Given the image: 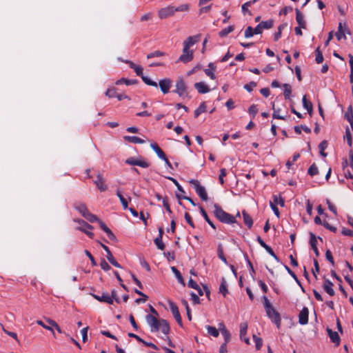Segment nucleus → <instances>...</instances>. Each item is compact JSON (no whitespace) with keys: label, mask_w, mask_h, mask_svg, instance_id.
I'll return each instance as SVG.
<instances>
[{"label":"nucleus","mask_w":353,"mask_h":353,"mask_svg":"<svg viewBox=\"0 0 353 353\" xmlns=\"http://www.w3.org/2000/svg\"><path fill=\"white\" fill-rule=\"evenodd\" d=\"M242 214L245 224L248 226V228H251L253 225L252 218L245 210L243 211Z\"/></svg>","instance_id":"nucleus-32"},{"label":"nucleus","mask_w":353,"mask_h":353,"mask_svg":"<svg viewBox=\"0 0 353 353\" xmlns=\"http://www.w3.org/2000/svg\"><path fill=\"white\" fill-rule=\"evenodd\" d=\"M219 292L221 293L224 296H225L228 293L226 281L224 277H223L221 279V283L219 287Z\"/></svg>","instance_id":"nucleus-37"},{"label":"nucleus","mask_w":353,"mask_h":353,"mask_svg":"<svg viewBox=\"0 0 353 353\" xmlns=\"http://www.w3.org/2000/svg\"><path fill=\"white\" fill-rule=\"evenodd\" d=\"M194 88L201 94H205L210 91V88L204 82L195 83Z\"/></svg>","instance_id":"nucleus-24"},{"label":"nucleus","mask_w":353,"mask_h":353,"mask_svg":"<svg viewBox=\"0 0 353 353\" xmlns=\"http://www.w3.org/2000/svg\"><path fill=\"white\" fill-rule=\"evenodd\" d=\"M310 244L314 250L316 256L318 257L319 256V252L316 246L317 239L315 234L312 232H310Z\"/></svg>","instance_id":"nucleus-21"},{"label":"nucleus","mask_w":353,"mask_h":353,"mask_svg":"<svg viewBox=\"0 0 353 353\" xmlns=\"http://www.w3.org/2000/svg\"><path fill=\"white\" fill-rule=\"evenodd\" d=\"M227 174V172H226V170L225 168H221L220 170V174H219V182L221 185H223L224 183V176H225Z\"/></svg>","instance_id":"nucleus-63"},{"label":"nucleus","mask_w":353,"mask_h":353,"mask_svg":"<svg viewBox=\"0 0 353 353\" xmlns=\"http://www.w3.org/2000/svg\"><path fill=\"white\" fill-rule=\"evenodd\" d=\"M117 196L119 198V200L123 205L124 210L128 209V205L127 200L123 197L119 190L117 191Z\"/></svg>","instance_id":"nucleus-46"},{"label":"nucleus","mask_w":353,"mask_h":353,"mask_svg":"<svg viewBox=\"0 0 353 353\" xmlns=\"http://www.w3.org/2000/svg\"><path fill=\"white\" fill-rule=\"evenodd\" d=\"M175 90L173 91L176 93L181 98H190L188 91V86L182 78H179L176 81Z\"/></svg>","instance_id":"nucleus-3"},{"label":"nucleus","mask_w":353,"mask_h":353,"mask_svg":"<svg viewBox=\"0 0 353 353\" xmlns=\"http://www.w3.org/2000/svg\"><path fill=\"white\" fill-rule=\"evenodd\" d=\"M262 29H270L273 27L274 25V20L269 19L265 21H261L259 23Z\"/></svg>","instance_id":"nucleus-42"},{"label":"nucleus","mask_w":353,"mask_h":353,"mask_svg":"<svg viewBox=\"0 0 353 353\" xmlns=\"http://www.w3.org/2000/svg\"><path fill=\"white\" fill-rule=\"evenodd\" d=\"M119 60L128 64L130 68L134 70L137 75L139 77H141V79L146 85H150V86H154L156 88L157 87V83L156 81H154L151 80L150 78H148V77L143 75V68L141 65H137L135 63H134L132 61H129V60L123 61L121 59H119Z\"/></svg>","instance_id":"nucleus-1"},{"label":"nucleus","mask_w":353,"mask_h":353,"mask_svg":"<svg viewBox=\"0 0 353 353\" xmlns=\"http://www.w3.org/2000/svg\"><path fill=\"white\" fill-rule=\"evenodd\" d=\"M259 0H252V1H247L245 2V3H243L241 6V10H242V12L243 13V14H248L249 15L252 16V12L248 9V8L250 6H251L253 4H255V3L256 1H258Z\"/></svg>","instance_id":"nucleus-26"},{"label":"nucleus","mask_w":353,"mask_h":353,"mask_svg":"<svg viewBox=\"0 0 353 353\" xmlns=\"http://www.w3.org/2000/svg\"><path fill=\"white\" fill-rule=\"evenodd\" d=\"M206 111V105L205 103H202L198 108L194 111V117H198L201 113Z\"/></svg>","instance_id":"nucleus-44"},{"label":"nucleus","mask_w":353,"mask_h":353,"mask_svg":"<svg viewBox=\"0 0 353 353\" xmlns=\"http://www.w3.org/2000/svg\"><path fill=\"white\" fill-rule=\"evenodd\" d=\"M345 118L348 121L352 129H353V110L352 105L347 108V112L345 114Z\"/></svg>","instance_id":"nucleus-31"},{"label":"nucleus","mask_w":353,"mask_h":353,"mask_svg":"<svg viewBox=\"0 0 353 353\" xmlns=\"http://www.w3.org/2000/svg\"><path fill=\"white\" fill-rule=\"evenodd\" d=\"M92 296L100 302H104L108 304H112V298L107 292H103L101 296L92 294Z\"/></svg>","instance_id":"nucleus-16"},{"label":"nucleus","mask_w":353,"mask_h":353,"mask_svg":"<svg viewBox=\"0 0 353 353\" xmlns=\"http://www.w3.org/2000/svg\"><path fill=\"white\" fill-rule=\"evenodd\" d=\"M273 199H274V202H272L273 203H275L276 205L279 204L281 207L284 206V205H285L284 199L281 196L278 197L276 195H274Z\"/></svg>","instance_id":"nucleus-57"},{"label":"nucleus","mask_w":353,"mask_h":353,"mask_svg":"<svg viewBox=\"0 0 353 353\" xmlns=\"http://www.w3.org/2000/svg\"><path fill=\"white\" fill-rule=\"evenodd\" d=\"M264 249L276 260L278 262L280 261L279 257L275 254L274 252L273 251V250L268 245H267Z\"/></svg>","instance_id":"nucleus-60"},{"label":"nucleus","mask_w":353,"mask_h":353,"mask_svg":"<svg viewBox=\"0 0 353 353\" xmlns=\"http://www.w3.org/2000/svg\"><path fill=\"white\" fill-rule=\"evenodd\" d=\"M253 339H254V341L255 342V344H256L255 345H256V349L257 350H259L261 348L262 345H263L262 339L260 338V337H258V336H256V335L254 334L253 335Z\"/></svg>","instance_id":"nucleus-53"},{"label":"nucleus","mask_w":353,"mask_h":353,"mask_svg":"<svg viewBox=\"0 0 353 353\" xmlns=\"http://www.w3.org/2000/svg\"><path fill=\"white\" fill-rule=\"evenodd\" d=\"M314 268L312 270V274H313L314 276L316 279H317L316 273L319 272L320 268H319L318 261L315 259H314Z\"/></svg>","instance_id":"nucleus-59"},{"label":"nucleus","mask_w":353,"mask_h":353,"mask_svg":"<svg viewBox=\"0 0 353 353\" xmlns=\"http://www.w3.org/2000/svg\"><path fill=\"white\" fill-rule=\"evenodd\" d=\"M174 7L172 6H168L165 8H161L158 12L159 17L161 19L171 17L174 15Z\"/></svg>","instance_id":"nucleus-7"},{"label":"nucleus","mask_w":353,"mask_h":353,"mask_svg":"<svg viewBox=\"0 0 353 353\" xmlns=\"http://www.w3.org/2000/svg\"><path fill=\"white\" fill-rule=\"evenodd\" d=\"M263 304H264V307H265V312H266V313H269L270 310H272L273 306L270 303V302L268 300V299L267 298V296H264L263 297Z\"/></svg>","instance_id":"nucleus-49"},{"label":"nucleus","mask_w":353,"mask_h":353,"mask_svg":"<svg viewBox=\"0 0 353 353\" xmlns=\"http://www.w3.org/2000/svg\"><path fill=\"white\" fill-rule=\"evenodd\" d=\"M309 310L307 307H303L299 314V323L301 325H306L308 323Z\"/></svg>","instance_id":"nucleus-13"},{"label":"nucleus","mask_w":353,"mask_h":353,"mask_svg":"<svg viewBox=\"0 0 353 353\" xmlns=\"http://www.w3.org/2000/svg\"><path fill=\"white\" fill-rule=\"evenodd\" d=\"M145 319L147 323L151 327L152 332H158L159 330V324H160L161 319L159 320L157 316L152 314H147Z\"/></svg>","instance_id":"nucleus-6"},{"label":"nucleus","mask_w":353,"mask_h":353,"mask_svg":"<svg viewBox=\"0 0 353 353\" xmlns=\"http://www.w3.org/2000/svg\"><path fill=\"white\" fill-rule=\"evenodd\" d=\"M307 173L311 176H313L319 174L318 168L314 163L310 165V167L309 168V169L307 170Z\"/></svg>","instance_id":"nucleus-48"},{"label":"nucleus","mask_w":353,"mask_h":353,"mask_svg":"<svg viewBox=\"0 0 353 353\" xmlns=\"http://www.w3.org/2000/svg\"><path fill=\"white\" fill-rule=\"evenodd\" d=\"M159 85L161 89V91L163 94H167L169 92L170 89L172 86V80L168 78L161 79L159 82Z\"/></svg>","instance_id":"nucleus-12"},{"label":"nucleus","mask_w":353,"mask_h":353,"mask_svg":"<svg viewBox=\"0 0 353 353\" xmlns=\"http://www.w3.org/2000/svg\"><path fill=\"white\" fill-rule=\"evenodd\" d=\"M74 208L84 217L89 212L86 205L83 203H79L74 205Z\"/></svg>","instance_id":"nucleus-27"},{"label":"nucleus","mask_w":353,"mask_h":353,"mask_svg":"<svg viewBox=\"0 0 353 353\" xmlns=\"http://www.w3.org/2000/svg\"><path fill=\"white\" fill-rule=\"evenodd\" d=\"M169 305H170V310H171L175 320L176 321L177 323L181 327H182L183 326L182 319H181V316L180 315L177 305L172 301H169Z\"/></svg>","instance_id":"nucleus-9"},{"label":"nucleus","mask_w":353,"mask_h":353,"mask_svg":"<svg viewBox=\"0 0 353 353\" xmlns=\"http://www.w3.org/2000/svg\"><path fill=\"white\" fill-rule=\"evenodd\" d=\"M151 148L153 149V150L157 153V156L161 159H165V154L164 152L159 147L157 143H152L150 145Z\"/></svg>","instance_id":"nucleus-30"},{"label":"nucleus","mask_w":353,"mask_h":353,"mask_svg":"<svg viewBox=\"0 0 353 353\" xmlns=\"http://www.w3.org/2000/svg\"><path fill=\"white\" fill-rule=\"evenodd\" d=\"M46 322L48 323L49 325H52L53 328L57 330L59 333H62V330L60 326L53 320L46 318Z\"/></svg>","instance_id":"nucleus-47"},{"label":"nucleus","mask_w":353,"mask_h":353,"mask_svg":"<svg viewBox=\"0 0 353 353\" xmlns=\"http://www.w3.org/2000/svg\"><path fill=\"white\" fill-rule=\"evenodd\" d=\"M256 86V83L254 81H251L249 83H247L244 85V88L249 92H252L253 88Z\"/></svg>","instance_id":"nucleus-62"},{"label":"nucleus","mask_w":353,"mask_h":353,"mask_svg":"<svg viewBox=\"0 0 353 353\" xmlns=\"http://www.w3.org/2000/svg\"><path fill=\"white\" fill-rule=\"evenodd\" d=\"M199 35L188 37L183 43V48H185V50H186V49H190V46H193L194 43L198 42L199 40Z\"/></svg>","instance_id":"nucleus-15"},{"label":"nucleus","mask_w":353,"mask_h":353,"mask_svg":"<svg viewBox=\"0 0 353 353\" xmlns=\"http://www.w3.org/2000/svg\"><path fill=\"white\" fill-rule=\"evenodd\" d=\"M75 222L79 223V226L77 227L78 230L83 232L86 234L90 239L94 238V233L90 231H88V229L92 230L93 229V226L88 223L86 221L82 219H77L74 220Z\"/></svg>","instance_id":"nucleus-5"},{"label":"nucleus","mask_w":353,"mask_h":353,"mask_svg":"<svg viewBox=\"0 0 353 353\" xmlns=\"http://www.w3.org/2000/svg\"><path fill=\"white\" fill-rule=\"evenodd\" d=\"M219 330L224 337L225 343H228L230 341L231 335L223 323H220L219 324Z\"/></svg>","instance_id":"nucleus-19"},{"label":"nucleus","mask_w":353,"mask_h":353,"mask_svg":"<svg viewBox=\"0 0 353 353\" xmlns=\"http://www.w3.org/2000/svg\"><path fill=\"white\" fill-rule=\"evenodd\" d=\"M326 330L331 341L334 343H336L337 346L339 345L341 339L338 332L333 331L329 327H327Z\"/></svg>","instance_id":"nucleus-17"},{"label":"nucleus","mask_w":353,"mask_h":353,"mask_svg":"<svg viewBox=\"0 0 353 353\" xmlns=\"http://www.w3.org/2000/svg\"><path fill=\"white\" fill-rule=\"evenodd\" d=\"M105 95L109 98L117 97V93L115 88H109L105 92Z\"/></svg>","instance_id":"nucleus-54"},{"label":"nucleus","mask_w":353,"mask_h":353,"mask_svg":"<svg viewBox=\"0 0 353 353\" xmlns=\"http://www.w3.org/2000/svg\"><path fill=\"white\" fill-rule=\"evenodd\" d=\"M125 163L131 165H137L143 168H147L150 166V163L142 159H135L134 157H130L125 161Z\"/></svg>","instance_id":"nucleus-8"},{"label":"nucleus","mask_w":353,"mask_h":353,"mask_svg":"<svg viewBox=\"0 0 353 353\" xmlns=\"http://www.w3.org/2000/svg\"><path fill=\"white\" fill-rule=\"evenodd\" d=\"M171 270L172 271V272L174 274V275L176 276L178 281L181 283L183 285H185V282H184V279L181 274V272H179V270L174 266H172L171 268Z\"/></svg>","instance_id":"nucleus-35"},{"label":"nucleus","mask_w":353,"mask_h":353,"mask_svg":"<svg viewBox=\"0 0 353 353\" xmlns=\"http://www.w3.org/2000/svg\"><path fill=\"white\" fill-rule=\"evenodd\" d=\"M123 139L129 143H144L145 141L138 137L135 136H124Z\"/></svg>","instance_id":"nucleus-29"},{"label":"nucleus","mask_w":353,"mask_h":353,"mask_svg":"<svg viewBox=\"0 0 353 353\" xmlns=\"http://www.w3.org/2000/svg\"><path fill=\"white\" fill-rule=\"evenodd\" d=\"M84 218H85V219H87L88 221L91 222V223H93V222L97 221V222H98V223L99 224V222H100V221H102L101 220H100L99 219H98V217H97L96 215H94V214H92V213H91V212H88L87 213V214L84 216Z\"/></svg>","instance_id":"nucleus-40"},{"label":"nucleus","mask_w":353,"mask_h":353,"mask_svg":"<svg viewBox=\"0 0 353 353\" xmlns=\"http://www.w3.org/2000/svg\"><path fill=\"white\" fill-rule=\"evenodd\" d=\"M199 210H200V212L202 214V216H203V218L205 219V220L206 221V222L213 228V229H216V227L214 225V224L212 223V221L210 219L207 212H205V210H204V208L201 206V205H199Z\"/></svg>","instance_id":"nucleus-33"},{"label":"nucleus","mask_w":353,"mask_h":353,"mask_svg":"<svg viewBox=\"0 0 353 353\" xmlns=\"http://www.w3.org/2000/svg\"><path fill=\"white\" fill-rule=\"evenodd\" d=\"M315 53H316V59H315V61L317 63H321L323 61V54L321 52V51L320 50V47H317L316 49L315 50Z\"/></svg>","instance_id":"nucleus-45"},{"label":"nucleus","mask_w":353,"mask_h":353,"mask_svg":"<svg viewBox=\"0 0 353 353\" xmlns=\"http://www.w3.org/2000/svg\"><path fill=\"white\" fill-rule=\"evenodd\" d=\"M99 226L101 228V230H103L106 233L108 237L110 240L117 242L118 240H117V238L116 237V236L111 231V230L107 227V225L103 221L99 222Z\"/></svg>","instance_id":"nucleus-18"},{"label":"nucleus","mask_w":353,"mask_h":353,"mask_svg":"<svg viewBox=\"0 0 353 353\" xmlns=\"http://www.w3.org/2000/svg\"><path fill=\"white\" fill-rule=\"evenodd\" d=\"M301 129H303V131L307 134L311 132V129L305 125H301L300 126H295L294 131L296 133L300 134H301Z\"/></svg>","instance_id":"nucleus-43"},{"label":"nucleus","mask_w":353,"mask_h":353,"mask_svg":"<svg viewBox=\"0 0 353 353\" xmlns=\"http://www.w3.org/2000/svg\"><path fill=\"white\" fill-rule=\"evenodd\" d=\"M248 330V324L246 323H242L240 324V338L242 341H244L245 343L250 344L249 338L245 337Z\"/></svg>","instance_id":"nucleus-20"},{"label":"nucleus","mask_w":353,"mask_h":353,"mask_svg":"<svg viewBox=\"0 0 353 353\" xmlns=\"http://www.w3.org/2000/svg\"><path fill=\"white\" fill-rule=\"evenodd\" d=\"M214 215L221 222L228 224L236 223L235 217L225 212L219 205L214 204Z\"/></svg>","instance_id":"nucleus-2"},{"label":"nucleus","mask_w":353,"mask_h":353,"mask_svg":"<svg viewBox=\"0 0 353 353\" xmlns=\"http://www.w3.org/2000/svg\"><path fill=\"white\" fill-rule=\"evenodd\" d=\"M284 268L286 270V271L288 272V274L292 276V278H293L295 281L296 282V283L299 285H301V282L299 280L298 277L296 276V275L295 274V273L288 266V265H284Z\"/></svg>","instance_id":"nucleus-51"},{"label":"nucleus","mask_w":353,"mask_h":353,"mask_svg":"<svg viewBox=\"0 0 353 353\" xmlns=\"http://www.w3.org/2000/svg\"><path fill=\"white\" fill-rule=\"evenodd\" d=\"M254 34H255L254 33L253 28L251 26L247 27V28L245 30V33H244L245 37L250 38V37H252Z\"/></svg>","instance_id":"nucleus-61"},{"label":"nucleus","mask_w":353,"mask_h":353,"mask_svg":"<svg viewBox=\"0 0 353 353\" xmlns=\"http://www.w3.org/2000/svg\"><path fill=\"white\" fill-rule=\"evenodd\" d=\"M100 266H101V269H103L105 271H108L111 269V267L110 266V265L103 259H101V261Z\"/></svg>","instance_id":"nucleus-64"},{"label":"nucleus","mask_w":353,"mask_h":353,"mask_svg":"<svg viewBox=\"0 0 353 353\" xmlns=\"http://www.w3.org/2000/svg\"><path fill=\"white\" fill-rule=\"evenodd\" d=\"M302 102H303V108L307 110L308 114L311 116L312 114V112H313L312 103L307 99V97L305 95H304L303 97Z\"/></svg>","instance_id":"nucleus-28"},{"label":"nucleus","mask_w":353,"mask_h":353,"mask_svg":"<svg viewBox=\"0 0 353 353\" xmlns=\"http://www.w3.org/2000/svg\"><path fill=\"white\" fill-rule=\"evenodd\" d=\"M217 255H218V257L225 263V264H228V261H227V259L224 256V254H223V245L221 243H219L218 245V248H217Z\"/></svg>","instance_id":"nucleus-36"},{"label":"nucleus","mask_w":353,"mask_h":353,"mask_svg":"<svg viewBox=\"0 0 353 353\" xmlns=\"http://www.w3.org/2000/svg\"><path fill=\"white\" fill-rule=\"evenodd\" d=\"M189 4L185 3L182 4L179 6L174 7V10L176 12H187L189 10Z\"/></svg>","instance_id":"nucleus-55"},{"label":"nucleus","mask_w":353,"mask_h":353,"mask_svg":"<svg viewBox=\"0 0 353 353\" xmlns=\"http://www.w3.org/2000/svg\"><path fill=\"white\" fill-rule=\"evenodd\" d=\"M163 238L157 237L154 240V244L157 245L158 249L161 250H163L165 248L164 243L162 241Z\"/></svg>","instance_id":"nucleus-50"},{"label":"nucleus","mask_w":353,"mask_h":353,"mask_svg":"<svg viewBox=\"0 0 353 353\" xmlns=\"http://www.w3.org/2000/svg\"><path fill=\"white\" fill-rule=\"evenodd\" d=\"M94 183L96 185L97 188L101 192H104L108 188L107 185L105 183V180H104V179L103 178L102 175L100 173H99L97 175V179L95 181H94Z\"/></svg>","instance_id":"nucleus-14"},{"label":"nucleus","mask_w":353,"mask_h":353,"mask_svg":"<svg viewBox=\"0 0 353 353\" xmlns=\"http://www.w3.org/2000/svg\"><path fill=\"white\" fill-rule=\"evenodd\" d=\"M295 12H296V22L298 23L299 26L302 27V28L305 29L306 28V21L304 19V15L297 8L295 9Z\"/></svg>","instance_id":"nucleus-23"},{"label":"nucleus","mask_w":353,"mask_h":353,"mask_svg":"<svg viewBox=\"0 0 353 353\" xmlns=\"http://www.w3.org/2000/svg\"><path fill=\"white\" fill-rule=\"evenodd\" d=\"M345 137L347 139V143L350 147L352 145V139L350 130L348 128H346L345 130Z\"/></svg>","instance_id":"nucleus-58"},{"label":"nucleus","mask_w":353,"mask_h":353,"mask_svg":"<svg viewBox=\"0 0 353 353\" xmlns=\"http://www.w3.org/2000/svg\"><path fill=\"white\" fill-rule=\"evenodd\" d=\"M165 54V52H161L160 50H157L155 52H151V53H149L148 55H147V58L148 59H152L153 57H163Z\"/></svg>","instance_id":"nucleus-52"},{"label":"nucleus","mask_w":353,"mask_h":353,"mask_svg":"<svg viewBox=\"0 0 353 353\" xmlns=\"http://www.w3.org/2000/svg\"><path fill=\"white\" fill-rule=\"evenodd\" d=\"M268 316L271 319V321L276 325L278 328L281 326V316L280 314L272 307V310H270L269 313H266Z\"/></svg>","instance_id":"nucleus-11"},{"label":"nucleus","mask_w":353,"mask_h":353,"mask_svg":"<svg viewBox=\"0 0 353 353\" xmlns=\"http://www.w3.org/2000/svg\"><path fill=\"white\" fill-rule=\"evenodd\" d=\"M138 81L137 79H128L125 78H121L116 81L117 85H120L122 83H125L127 85L137 84Z\"/></svg>","instance_id":"nucleus-34"},{"label":"nucleus","mask_w":353,"mask_h":353,"mask_svg":"<svg viewBox=\"0 0 353 353\" xmlns=\"http://www.w3.org/2000/svg\"><path fill=\"white\" fill-rule=\"evenodd\" d=\"M234 30V26H229L228 27L223 29L219 32V35L220 37H226L229 33L232 32Z\"/></svg>","instance_id":"nucleus-38"},{"label":"nucleus","mask_w":353,"mask_h":353,"mask_svg":"<svg viewBox=\"0 0 353 353\" xmlns=\"http://www.w3.org/2000/svg\"><path fill=\"white\" fill-rule=\"evenodd\" d=\"M333 283L327 279H325L324 281V283L323 288L324 290L331 296H333L335 294V292L332 288Z\"/></svg>","instance_id":"nucleus-22"},{"label":"nucleus","mask_w":353,"mask_h":353,"mask_svg":"<svg viewBox=\"0 0 353 353\" xmlns=\"http://www.w3.org/2000/svg\"><path fill=\"white\" fill-rule=\"evenodd\" d=\"M208 332L209 334L213 336L214 337H217L219 335V329H216L215 327L208 325L206 327Z\"/></svg>","instance_id":"nucleus-41"},{"label":"nucleus","mask_w":353,"mask_h":353,"mask_svg":"<svg viewBox=\"0 0 353 353\" xmlns=\"http://www.w3.org/2000/svg\"><path fill=\"white\" fill-rule=\"evenodd\" d=\"M159 330L161 331L164 334L167 335L169 334L170 327L168 322L165 319H161L160 324H159Z\"/></svg>","instance_id":"nucleus-25"},{"label":"nucleus","mask_w":353,"mask_h":353,"mask_svg":"<svg viewBox=\"0 0 353 353\" xmlns=\"http://www.w3.org/2000/svg\"><path fill=\"white\" fill-rule=\"evenodd\" d=\"M190 183L192 185L196 192L201 199L202 201H206L208 199V194L205 187L200 184V182L196 179H192L190 181Z\"/></svg>","instance_id":"nucleus-4"},{"label":"nucleus","mask_w":353,"mask_h":353,"mask_svg":"<svg viewBox=\"0 0 353 353\" xmlns=\"http://www.w3.org/2000/svg\"><path fill=\"white\" fill-rule=\"evenodd\" d=\"M193 59V51L190 50V49H186L185 50V48H183V53L179 57L177 60V62H183L184 63H187L191 61Z\"/></svg>","instance_id":"nucleus-10"},{"label":"nucleus","mask_w":353,"mask_h":353,"mask_svg":"<svg viewBox=\"0 0 353 353\" xmlns=\"http://www.w3.org/2000/svg\"><path fill=\"white\" fill-rule=\"evenodd\" d=\"M283 87L284 88V97L285 99H289L290 98V95L292 93V88L291 85L288 83H284L283 85Z\"/></svg>","instance_id":"nucleus-39"},{"label":"nucleus","mask_w":353,"mask_h":353,"mask_svg":"<svg viewBox=\"0 0 353 353\" xmlns=\"http://www.w3.org/2000/svg\"><path fill=\"white\" fill-rule=\"evenodd\" d=\"M165 178L170 180L176 185V187L180 192H181L182 193H185L184 190L175 179L170 176H165Z\"/></svg>","instance_id":"nucleus-56"}]
</instances>
